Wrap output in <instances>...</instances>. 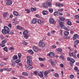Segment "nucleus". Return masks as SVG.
<instances>
[{"label": "nucleus", "mask_w": 79, "mask_h": 79, "mask_svg": "<svg viewBox=\"0 0 79 79\" xmlns=\"http://www.w3.org/2000/svg\"><path fill=\"white\" fill-rule=\"evenodd\" d=\"M49 73V72L48 71H45L44 73V76H47V74Z\"/></svg>", "instance_id": "29"}, {"label": "nucleus", "mask_w": 79, "mask_h": 79, "mask_svg": "<svg viewBox=\"0 0 79 79\" xmlns=\"http://www.w3.org/2000/svg\"><path fill=\"white\" fill-rule=\"evenodd\" d=\"M9 50H14V48H13L12 47L9 48Z\"/></svg>", "instance_id": "40"}, {"label": "nucleus", "mask_w": 79, "mask_h": 79, "mask_svg": "<svg viewBox=\"0 0 79 79\" xmlns=\"http://www.w3.org/2000/svg\"><path fill=\"white\" fill-rule=\"evenodd\" d=\"M3 48L4 51H5L6 52H8V49H7V47H5Z\"/></svg>", "instance_id": "36"}, {"label": "nucleus", "mask_w": 79, "mask_h": 79, "mask_svg": "<svg viewBox=\"0 0 79 79\" xmlns=\"http://www.w3.org/2000/svg\"><path fill=\"white\" fill-rule=\"evenodd\" d=\"M18 56L19 58H20L21 57V54L20 53H19L18 54Z\"/></svg>", "instance_id": "43"}, {"label": "nucleus", "mask_w": 79, "mask_h": 79, "mask_svg": "<svg viewBox=\"0 0 79 79\" xmlns=\"http://www.w3.org/2000/svg\"><path fill=\"white\" fill-rule=\"evenodd\" d=\"M79 43V40H77L75 41V44L77 45Z\"/></svg>", "instance_id": "39"}, {"label": "nucleus", "mask_w": 79, "mask_h": 79, "mask_svg": "<svg viewBox=\"0 0 79 79\" xmlns=\"http://www.w3.org/2000/svg\"><path fill=\"white\" fill-rule=\"evenodd\" d=\"M12 2L11 0H9L7 1V2H6V4L7 5H11L12 4Z\"/></svg>", "instance_id": "9"}, {"label": "nucleus", "mask_w": 79, "mask_h": 79, "mask_svg": "<svg viewBox=\"0 0 79 79\" xmlns=\"http://www.w3.org/2000/svg\"><path fill=\"white\" fill-rule=\"evenodd\" d=\"M74 69L76 71H77V70H78V68H77L76 67H75L74 68Z\"/></svg>", "instance_id": "54"}, {"label": "nucleus", "mask_w": 79, "mask_h": 79, "mask_svg": "<svg viewBox=\"0 0 79 79\" xmlns=\"http://www.w3.org/2000/svg\"><path fill=\"white\" fill-rule=\"evenodd\" d=\"M8 12H4L2 14V15L3 17H6L8 15Z\"/></svg>", "instance_id": "24"}, {"label": "nucleus", "mask_w": 79, "mask_h": 79, "mask_svg": "<svg viewBox=\"0 0 79 79\" xmlns=\"http://www.w3.org/2000/svg\"><path fill=\"white\" fill-rule=\"evenodd\" d=\"M4 29H3L2 30V32L3 34H11V35H13L14 33L13 31H10V28L6 26H5L4 27Z\"/></svg>", "instance_id": "1"}, {"label": "nucleus", "mask_w": 79, "mask_h": 79, "mask_svg": "<svg viewBox=\"0 0 79 79\" xmlns=\"http://www.w3.org/2000/svg\"><path fill=\"white\" fill-rule=\"evenodd\" d=\"M64 34L65 35H68L69 34V32L67 31H65L64 32Z\"/></svg>", "instance_id": "25"}, {"label": "nucleus", "mask_w": 79, "mask_h": 79, "mask_svg": "<svg viewBox=\"0 0 79 79\" xmlns=\"http://www.w3.org/2000/svg\"><path fill=\"white\" fill-rule=\"evenodd\" d=\"M55 31H51V33L52 34H54V33H55Z\"/></svg>", "instance_id": "58"}, {"label": "nucleus", "mask_w": 79, "mask_h": 79, "mask_svg": "<svg viewBox=\"0 0 79 79\" xmlns=\"http://www.w3.org/2000/svg\"><path fill=\"white\" fill-rule=\"evenodd\" d=\"M59 26L60 27H61L62 29H65L66 31H69V29L66 27L65 26L63 25V22H59Z\"/></svg>", "instance_id": "3"}, {"label": "nucleus", "mask_w": 79, "mask_h": 79, "mask_svg": "<svg viewBox=\"0 0 79 79\" xmlns=\"http://www.w3.org/2000/svg\"><path fill=\"white\" fill-rule=\"evenodd\" d=\"M31 23L34 24H36V23H37V19H33L32 20Z\"/></svg>", "instance_id": "14"}, {"label": "nucleus", "mask_w": 79, "mask_h": 79, "mask_svg": "<svg viewBox=\"0 0 79 79\" xmlns=\"http://www.w3.org/2000/svg\"><path fill=\"white\" fill-rule=\"evenodd\" d=\"M5 46V44H1V47H4Z\"/></svg>", "instance_id": "56"}, {"label": "nucleus", "mask_w": 79, "mask_h": 79, "mask_svg": "<svg viewBox=\"0 0 79 79\" xmlns=\"http://www.w3.org/2000/svg\"><path fill=\"white\" fill-rule=\"evenodd\" d=\"M12 63L11 64V65L12 66H15V61L12 60L11 61Z\"/></svg>", "instance_id": "21"}, {"label": "nucleus", "mask_w": 79, "mask_h": 79, "mask_svg": "<svg viewBox=\"0 0 79 79\" xmlns=\"http://www.w3.org/2000/svg\"><path fill=\"white\" fill-rule=\"evenodd\" d=\"M40 73L41 74H40V73H38V76H40V77H44V75H43V73L42 72H40Z\"/></svg>", "instance_id": "12"}, {"label": "nucleus", "mask_w": 79, "mask_h": 79, "mask_svg": "<svg viewBox=\"0 0 79 79\" xmlns=\"http://www.w3.org/2000/svg\"><path fill=\"white\" fill-rule=\"evenodd\" d=\"M33 49L35 52H38V48L37 47H36L35 46H34L33 47Z\"/></svg>", "instance_id": "13"}, {"label": "nucleus", "mask_w": 79, "mask_h": 79, "mask_svg": "<svg viewBox=\"0 0 79 79\" xmlns=\"http://www.w3.org/2000/svg\"><path fill=\"white\" fill-rule=\"evenodd\" d=\"M58 15H60V16H63V13L59 12H58Z\"/></svg>", "instance_id": "46"}, {"label": "nucleus", "mask_w": 79, "mask_h": 79, "mask_svg": "<svg viewBox=\"0 0 79 79\" xmlns=\"http://www.w3.org/2000/svg\"><path fill=\"white\" fill-rule=\"evenodd\" d=\"M58 73H55L54 74V76H55V77H58Z\"/></svg>", "instance_id": "50"}, {"label": "nucleus", "mask_w": 79, "mask_h": 79, "mask_svg": "<svg viewBox=\"0 0 79 79\" xmlns=\"http://www.w3.org/2000/svg\"><path fill=\"white\" fill-rule=\"evenodd\" d=\"M60 66L62 68H64V64H60Z\"/></svg>", "instance_id": "42"}, {"label": "nucleus", "mask_w": 79, "mask_h": 79, "mask_svg": "<svg viewBox=\"0 0 79 79\" xmlns=\"http://www.w3.org/2000/svg\"><path fill=\"white\" fill-rule=\"evenodd\" d=\"M6 42V40H3L2 41V43L3 44H5Z\"/></svg>", "instance_id": "33"}, {"label": "nucleus", "mask_w": 79, "mask_h": 79, "mask_svg": "<svg viewBox=\"0 0 79 79\" xmlns=\"http://www.w3.org/2000/svg\"><path fill=\"white\" fill-rule=\"evenodd\" d=\"M69 63H70L69 64L70 66H71V67H73V64L71 63V62H70Z\"/></svg>", "instance_id": "48"}, {"label": "nucleus", "mask_w": 79, "mask_h": 79, "mask_svg": "<svg viewBox=\"0 0 79 79\" xmlns=\"http://www.w3.org/2000/svg\"><path fill=\"white\" fill-rule=\"evenodd\" d=\"M57 50L59 51V52H61L62 51V49L61 48H58L57 49Z\"/></svg>", "instance_id": "44"}, {"label": "nucleus", "mask_w": 79, "mask_h": 79, "mask_svg": "<svg viewBox=\"0 0 79 79\" xmlns=\"http://www.w3.org/2000/svg\"><path fill=\"white\" fill-rule=\"evenodd\" d=\"M67 60L69 61H71L72 63H74L75 62V60L72 58H70L69 57H67Z\"/></svg>", "instance_id": "6"}, {"label": "nucleus", "mask_w": 79, "mask_h": 79, "mask_svg": "<svg viewBox=\"0 0 79 79\" xmlns=\"http://www.w3.org/2000/svg\"><path fill=\"white\" fill-rule=\"evenodd\" d=\"M78 35L77 34H75L74 35V37H77H77H78Z\"/></svg>", "instance_id": "47"}, {"label": "nucleus", "mask_w": 79, "mask_h": 79, "mask_svg": "<svg viewBox=\"0 0 79 79\" xmlns=\"http://www.w3.org/2000/svg\"><path fill=\"white\" fill-rule=\"evenodd\" d=\"M47 56H50L51 57H53L55 56V54L53 53V52H50L47 54Z\"/></svg>", "instance_id": "7"}, {"label": "nucleus", "mask_w": 79, "mask_h": 79, "mask_svg": "<svg viewBox=\"0 0 79 79\" xmlns=\"http://www.w3.org/2000/svg\"><path fill=\"white\" fill-rule=\"evenodd\" d=\"M63 11V9H59L58 10V11Z\"/></svg>", "instance_id": "45"}, {"label": "nucleus", "mask_w": 79, "mask_h": 79, "mask_svg": "<svg viewBox=\"0 0 79 79\" xmlns=\"http://www.w3.org/2000/svg\"><path fill=\"white\" fill-rule=\"evenodd\" d=\"M28 52L31 54H34V52H33L32 50H28Z\"/></svg>", "instance_id": "26"}, {"label": "nucleus", "mask_w": 79, "mask_h": 79, "mask_svg": "<svg viewBox=\"0 0 79 79\" xmlns=\"http://www.w3.org/2000/svg\"><path fill=\"white\" fill-rule=\"evenodd\" d=\"M74 52H70L69 53V56H73V58H76V54H75L74 55Z\"/></svg>", "instance_id": "8"}, {"label": "nucleus", "mask_w": 79, "mask_h": 79, "mask_svg": "<svg viewBox=\"0 0 79 79\" xmlns=\"http://www.w3.org/2000/svg\"><path fill=\"white\" fill-rule=\"evenodd\" d=\"M76 39H77L76 37H74H74H73V40H76Z\"/></svg>", "instance_id": "62"}, {"label": "nucleus", "mask_w": 79, "mask_h": 79, "mask_svg": "<svg viewBox=\"0 0 79 79\" xmlns=\"http://www.w3.org/2000/svg\"><path fill=\"white\" fill-rule=\"evenodd\" d=\"M8 59V58H4L3 59V60H5L6 61Z\"/></svg>", "instance_id": "61"}, {"label": "nucleus", "mask_w": 79, "mask_h": 79, "mask_svg": "<svg viewBox=\"0 0 79 79\" xmlns=\"http://www.w3.org/2000/svg\"><path fill=\"white\" fill-rule=\"evenodd\" d=\"M13 14L14 15H15V16H18V15H19L18 13L16 11H13Z\"/></svg>", "instance_id": "23"}, {"label": "nucleus", "mask_w": 79, "mask_h": 79, "mask_svg": "<svg viewBox=\"0 0 79 79\" xmlns=\"http://www.w3.org/2000/svg\"><path fill=\"white\" fill-rule=\"evenodd\" d=\"M48 5L47 4V3H44L43 4V7H44V8H48Z\"/></svg>", "instance_id": "19"}, {"label": "nucleus", "mask_w": 79, "mask_h": 79, "mask_svg": "<svg viewBox=\"0 0 79 79\" xmlns=\"http://www.w3.org/2000/svg\"><path fill=\"white\" fill-rule=\"evenodd\" d=\"M55 62H53V61H51V64L52 65V66H55Z\"/></svg>", "instance_id": "28"}, {"label": "nucleus", "mask_w": 79, "mask_h": 79, "mask_svg": "<svg viewBox=\"0 0 79 79\" xmlns=\"http://www.w3.org/2000/svg\"><path fill=\"white\" fill-rule=\"evenodd\" d=\"M42 13L44 15H46L48 14V12L46 10H44L42 11Z\"/></svg>", "instance_id": "20"}, {"label": "nucleus", "mask_w": 79, "mask_h": 79, "mask_svg": "<svg viewBox=\"0 0 79 79\" xmlns=\"http://www.w3.org/2000/svg\"><path fill=\"white\" fill-rule=\"evenodd\" d=\"M27 63L28 65L26 66V69H32L33 67L32 66V60H27Z\"/></svg>", "instance_id": "2"}, {"label": "nucleus", "mask_w": 79, "mask_h": 79, "mask_svg": "<svg viewBox=\"0 0 79 79\" xmlns=\"http://www.w3.org/2000/svg\"><path fill=\"white\" fill-rule=\"evenodd\" d=\"M45 58H42V59L41 61H45Z\"/></svg>", "instance_id": "63"}, {"label": "nucleus", "mask_w": 79, "mask_h": 79, "mask_svg": "<svg viewBox=\"0 0 79 79\" xmlns=\"http://www.w3.org/2000/svg\"><path fill=\"white\" fill-rule=\"evenodd\" d=\"M70 38L69 36H67L66 37V39H69Z\"/></svg>", "instance_id": "60"}, {"label": "nucleus", "mask_w": 79, "mask_h": 79, "mask_svg": "<svg viewBox=\"0 0 79 79\" xmlns=\"http://www.w3.org/2000/svg\"><path fill=\"white\" fill-rule=\"evenodd\" d=\"M15 62L16 63H18L19 62H21V60L19 59L15 60Z\"/></svg>", "instance_id": "34"}, {"label": "nucleus", "mask_w": 79, "mask_h": 79, "mask_svg": "<svg viewBox=\"0 0 79 79\" xmlns=\"http://www.w3.org/2000/svg\"><path fill=\"white\" fill-rule=\"evenodd\" d=\"M11 24L10 23L9 24H8V27H10V28H11Z\"/></svg>", "instance_id": "52"}, {"label": "nucleus", "mask_w": 79, "mask_h": 79, "mask_svg": "<svg viewBox=\"0 0 79 79\" xmlns=\"http://www.w3.org/2000/svg\"><path fill=\"white\" fill-rule=\"evenodd\" d=\"M11 69H10V68H7V71H11Z\"/></svg>", "instance_id": "51"}, {"label": "nucleus", "mask_w": 79, "mask_h": 79, "mask_svg": "<svg viewBox=\"0 0 79 79\" xmlns=\"http://www.w3.org/2000/svg\"><path fill=\"white\" fill-rule=\"evenodd\" d=\"M58 11L57 12H55L54 13V15H58Z\"/></svg>", "instance_id": "38"}, {"label": "nucleus", "mask_w": 79, "mask_h": 79, "mask_svg": "<svg viewBox=\"0 0 79 79\" xmlns=\"http://www.w3.org/2000/svg\"><path fill=\"white\" fill-rule=\"evenodd\" d=\"M27 60H31V59H32L31 57L30 56H27Z\"/></svg>", "instance_id": "32"}, {"label": "nucleus", "mask_w": 79, "mask_h": 79, "mask_svg": "<svg viewBox=\"0 0 79 79\" xmlns=\"http://www.w3.org/2000/svg\"><path fill=\"white\" fill-rule=\"evenodd\" d=\"M23 35H24V37L25 39H27L28 38V31H25L23 33Z\"/></svg>", "instance_id": "5"}, {"label": "nucleus", "mask_w": 79, "mask_h": 79, "mask_svg": "<svg viewBox=\"0 0 79 79\" xmlns=\"http://www.w3.org/2000/svg\"><path fill=\"white\" fill-rule=\"evenodd\" d=\"M27 13H29L30 12V10L29 9H27Z\"/></svg>", "instance_id": "55"}, {"label": "nucleus", "mask_w": 79, "mask_h": 79, "mask_svg": "<svg viewBox=\"0 0 79 79\" xmlns=\"http://www.w3.org/2000/svg\"><path fill=\"white\" fill-rule=\"evenodd\" d=\"M48 10L50 13H53V10L52 9H49Z\"/></svg>", "instance_id": "35"}, {"label": "nucleus", "mask_w": 79, "mask_h": 79, "mask_svg": "<svg viewBox=\"0 0 79 79\" xmlns=\"http://www.w3.org/2000/svg\"><path fill=\"white\" fill-rule=\"evenodd\" d=\"M3 71H7L6 68H3Z\"/></svg>", "instance_id": "57"}, {"label": "nucleus", "mask_w": 79, "mask_h": 79, "mask_svg": "<svg viewBox=\"0 0 79 79\" xmlns=\"http://www.w3.org/2000/svg\"><path fill=\"white\" fill-rule=\"evenodd\" d=\"M46 3H47V4L48 5V6L51 7L52 6V4H51V2L49 0H48L46 1Z\"/></svg>", "instance_id": "10"}, {"label": "nucleus", "mask_w": 79, "mask_h": 79, "mask_svg": "<svg viewBox=\"0 0 79 79\" xmlns=\"http://www.w3.org/2000/svg\"><path fill=\"white\" fill-rule=\"evenodd\" d=\"M37 23L38 24H42L44 23V21H42L40 19H38L37 21Z\"/></svg>", "instance_id": "11"}, {"label": "nucleus", "mask_w": 79, "mask_h": 79, "mask_svg": "<svg viewBox=\"0 0 79 79\" xmlns=\"http://www.w3.org/2000/svg\"><path fill=\"white\" fill-rule=\"evenodd\" d=\"M37 73H38V72L35 71V72H34V74H35V75H37Z\"/></svg>", "instance_id": "49"}, {"label": "nucleus", "mask_w": 79, "mask_h": 79, "mask_svg": "<svg viewBox=\"0 0 79 79\" xmlns=\"http://www.w3.org/2000/svg\"><path fill=\"white\" fill-rule=\"evenodd\" d=\"M17 28L18 29H19L20 30H23L24 29V28L22 27H21L19 25H18L17 27Z\"/></svg>", "instance_id": "16"}, {"label": "nucleus", "mask_w": 79, "mask_h": 79, "mask_svg": "<svg viewBox=\"0 0 79 79\" xmlns=\"http://www.w3.org/2000/svg\"><path fill=\"white\" fill-rule=\"evenodd\" d=\"M36 10V9L35 8H31V11H35Z\"/></svg>", "instance_id": "31"}, {"label": "nucleus", "mask_w": 79, "mask_h": 79, "mask_svg": "<svg viewBox=\"0 0 79 79\" xmlns=\"http://www.w3.org/2000/svg\"><path fill=\"white\" fill-rule=\"evenodd\" d=\"M56 5L57 6H63V4L60 3H56Z\"/></svg>", "instance_id": "17"}, {"label": "nucleus", "mask_w": 79, "mask_h": 79, "mask_svg": "<svg viewBox=\"0 0 79 79\" xmlns=\"http://www.w3.org/2000/svg\"><path fill=\"white\" fill-rule=\"evenodd\" d=\"M38 45L40 47H42V48H44L45 46V43L43 42L42 40H40L38 43Z\"/></svg>", "instance_id": "4"}, {"label": "nucleus", "mask_w": 79, "mask_h": 79, "mask_svg": "<svg viewBox=\"0 0 79 79\" xmlns=\"http://www.w3.org/2000/svg\"><path fill=\"white\" fill-rule=\"evenodd\" d=\"M3 71V69H1L0 71L1 72H2Z\"/></svg>", "instance_id": "64"}, {"label": "nucleus", "mask_w": 79, "mask_h": 79, "mask_svg": "<svg viewBox=\"0 0 79 79\" xmlns=\"http://www.w3.org/2000/svg\"><path fill=\"white\" fill-rule=\"evenodd\" d=\"M22 75L24 76H28V73L27 72H23L22 73Z\"/></svg>", "instance_id": "22"}, {"label": "nucleus", "mask_w": 79, "mask_h": 79, "mask_svg": "<svg viewBox=\"0 0 79 79\" xmlns=\"http://www.w3.org/2000/svg\"><path fill=\"white\" fill-rule=\"evenodd\" d=\"M24 42H23V44H24L25 45H27V43L26 42H25V41H24Z\"/></svg>", "instance_id": "53"}, {"label": "nucleus", "mask_w": 79, "mask_h": 79, "mask_svg": "<svg viewBox=\"0 0 79 79\" xmlns=\"http://www.w3.org/2000/svg\"><path fill=\"white\" fill-rule=\"evenodd\" d=\"M49 23L51 24H53L54 23V19H50Z\"/></svg>", "instance_id": "15"}, {"label": "nucleus", "mask_w": 79, "mask_h": 79, "mask_svg": "<svg viewBox=\"0 0 79 79\" xmlns=\"http://www.w3.org/2000/svg\"><path fill=\"white\" fill-rule=\"evenodd\" d=\"M68 48L69 50H70V51H71L72 50H71V48L70 47H69Z\"/></svg>", "instance_id": "59"}, {"label": "nucleus", "mask_w": 79, "mask_h": 79, "mask_svg": "<svg viewBox=\"0 0 79 79\" xmlns=\"http://www.w3.org/2000/svg\"><path fill=\"white\" fill-rule=\"evenodd\" d=\"M73 77H74V75H70V79H73Z\"/></svg>", "instance_id": "41"}, {"label": "nucleus", "mask_w": 79, "mask_h": 79, "mask_svg": "<svg viewBox=\"0 0 79 79\" xmlns=\"http://www.w3.org/2000/svg\"><path fill=\"white\" fill-rule=\"evenodd\" d=\"M13 59L14 60L18 59V56H17V55L14 56L13 57Z\"/></svg>", "instance_id": "27"}, {"label": "nucleus", "mask_w": 79, "mask_h": 79, "mask_svg": "<svg viewBox=\"0 0 79 79\" xmlns=\"http://www.w3.org/2000/svg\"><path fill=\"white\" fill-rule=\"evenodd\" d=\"M67 24L68 25H69V26H71L72 25V24L71 23V22L69 21H68Z\"/></svg>", "instance_id": "30"}, {"label": "nucleus", "mask_w": 79, "mask_h": 79, "mask_svg": "<svg viewBox=\"0 0 79 79\" xmlns=\"http://www.w3.org/2000/svg\"><path fill=\"white\" fill-rule=\"evenodd\" d=\"M75 17L77 18V20H79V15H76L75 16Z\"/></svg>", "instance_id": "37"}, {"label": "nucleus", "mask_w": 79, "mask_h": 79, "mask_svg": "<svg viewBox=\"0 0 79 79\" xmlns=\"http://www.w3.org/2000/svg\"><path fill=\"white\" fill-rule=\"evenodd\" d=\"M59 18L61 21H64L65 20V18H64L60 16Z\"/></svg>", "instance_id": "18"}]
</instances>
